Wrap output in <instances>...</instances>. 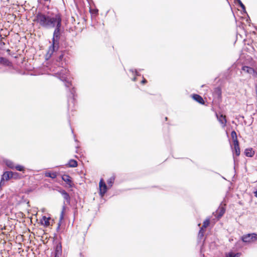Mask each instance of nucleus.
<instances>
[{
	"label": "nucleus",
	"mask_w": 257,
	"mask_h": 257,
	"mask_svg": "<svg viewBox=\"0 0 257 257\" xmlns=\"http://www.w3.org/2000/svg\"><path fill=\"white\" fill-rule=\"evenodd\" d=\"M146 82H147L146 80L144 79L142 81V83L143 84H144V83H145Z\"/></svg>",
	"instance_id": "obj_28"
},
{
	"label": "nucleus",
	"mask_w": 257,
	"mask_h": 257,
	"mask_svg": "<svg viewBox=\"0 0 257 257\" xmlns=\"http://www.w3.org/2000/svg\"><path fill=\"white\" fill-rule=\"evenodd\" d=\"M60 18V15H56L54 17H50L42 14H38L36 17L35 21L43 27H54V25L56 22V19Z\"/></svg>",
	"instance_id": "obj_2"
},
{
	"label": "nucleus",
	"mask_w": 257,
	"mask_h": 257,
	"mask_svg": "<svg viewBox=\"0 0 257 257\" xmlns=\"http://www.w3.org/2000/svg\"><path fill=\"white\" fill-rule=\"evenodd\" d=\"M62 247L60 244H58L56 247V255H58L61 253Z\"/></svg>",
	"instance_id": "obj_19"
},
{
	"label": "nucleus",
	"mask_w": 257,
	"mask_h": 257,
	"mask_svg": "<svg viewBox=\"0 0 257 257\" xmlns=\"http://www.w3.org/2000/svg\"><path fill=\"white\" fill-rule=\"evenodd\" d=\"M7 165L10 168L14 169L15 168V166L14 164V163L11 161H8L7 162Z\"/></svg>",
	"instance_id": "obj_21"
},
{
	"label": "nucleus",
	"mask_w": 257,
	"mask_h": 257,
	"mask_svg": "<svg viewBox=\"0 0 257 257\" xmlns=\"http://www.w3.org/2000/svg\"><path fill=\"white\" fill-rule=\"evenodd\" d=\"M68 70H67L66 69L62 68L61 71L58 72V75L59 76L60 79L63 81H66V83L65 85L67 87H69L70 85V82L67 80L68 79Z\"/></svg>",
	"instance_id": "obj_4"
},
{
	"label": "nucleus",
	"mask_w": 257,
	"mask_h": 257,
	"mask_svg": "<svg viewBox=\"0 0 257 257\" xmlns=\"http://www.w3.org/2000/svg\"><path fill=\"white\" fill-rule=\"evenodd\" d=\"M238 3L242 9H245L244 6L243 5V4L241 3V2L240 0H238Z\"/></svg>",
	"instance_id": "obj_27"
},
{
	"label": "nucleus",
	"mask_w": 257,
	"mask_h": 257,
	"mask_svg": "<svg viewBox=\"0 0 257 257\" xmlns=\"http://www.w3.org/2000/svg\"><path fill=\"white\" fill-rule=\"evenodd\" d=\"M218 120L221 123L223 126H225L226 123V116L223 114H216Z\"/></svg>",
	"instance_id": "obj_9"
},
{
	"label": "nucleus",
	"mask_w": 257,
	"mask_h": 257,
	"mask_svg": "<svg viewBox=\"0 0 257 257\" xmlns=\"http://www.w3.org/2000/svg\"><path fill=\"white\" fill-rule=\"evenodd\" d=\"M17 174V173H14L13 172H5L0 182V184H2L3 180H9L10 178H13L14 175Z\"/></svg>",
	"instance_id": "obj_6"
},
{
	"label": "nucleus",
	"mask_w": 257,
	"mask_h": 257,
	"mask_svg": "<svg viewBox=\"0 0 257 257\" xmlns=\"http://www.w3.org/2000/svg\"><path fill=\"white\" fill-rule=\"evenodd\" d=\"M231 136L233 143H235L236 142H238L237 139V135L235 131H233L231 132Z\"/></svg>",
	"instance_id": "obj_20"
},
{
	"label": "nucleus",
	"mask_w": 257,
	"mask_h": 257,
	"mask_svg": "<svg viewBox=\"0 0 257 257\" xmlns=\"http://www.w3.org/2000/svg\"><path fill=\"white\" fill-rule=\"evenodd\" d=\"M45 176L48 177H50L52 179H54L57 177V173L56 172L51 173V172H46Z\"/></svg>",
	"instance_id": "obj_18"
},
{
	"label": "nucleus",
	"mask_w": 257,
	"mask_h": 257,
	"mask_svg": "<svg viewBox=\"0 0 257 257\" xmlns=\"http://www.w3.org/2000/svg\"><path fill=\"white\" fill-rule=\"evenodd\" d=\"M233 146L234 149L233 150V154L235 153L236 156H238L240 152L238 142H236L235 143H233Z\"/></svg>",
	"instance_id": "obj_10"
},
{
	"label": "nucleus",
	"mask_w": 257,
	"mask_h": 257,
	"mask_svg": "<svg viewBox=\"0 0 257 257\" xmlns=\"http://www.w3.org/2000/svg\"><path fill=\"white\" fill-rule=\"evenodd\" d=\"M8 62V61L6 59L3 57H0V63L6 64Z\"/></svg>",
	"instance_id": "obj_25"
},
{
	"label": "nucleus",
	"mask_w": 257,
	"mask_h": 257,
	"mask_svg": "<svg viewBox=\"0 0 257 257\" xmlns=\"http://www.w3.org/2000/svg\"><path fill=\"white\" fill-rule=\"evenodd\" d=\"M69 167H76L77 166V162L74 160H71L69 162L68 165Z\"/></svg>",
	"instance_id": "obj_17"
},
{
	"label": "nucleus",
	"mask_w": 257,
	"mask_h": 257,
	"mask_svg": "<svg viewBox=\"0 0 257 257\" xmlns=\"http://www.w3.org/2000/svg\"><path fill=\"white\" fill-rule=\"evenodd\" d=\"M114 177H112L110 178L107 181L108 184L110 186H111L112 184H113V182H114Z\"/></svg>",
	"instance_id": "obj_23"
},
{
	"label": "nucleus",
	"mask_w": 257,
	"mask_h": 257,
	"mask_svg": "<svg viewBox=\"0 0 257 257\" xmlns=\"http://www.w3.org/2000/svg\"><path fill=\"white\" fill-rule=\"evenodd\" d=\"M15 168L19 171H24V167L22 166L21 165H17L15 166Z\"/></svg>",
	"instance_id": "obj_24"
},
{
	"label": "nucleus",
	"mask_w": 257,
	"mask_h": 257,
	"mask_svg": "<svg viewBox=\"0 0 257 257\" xmlns=\"http://www.w3.org/2000/svg\"><path fill=\"white\" fill-rule=\"evenodd\" d=\"M60 192L62 195L64 199H65L67 201H69V199H70L69 195L65 190H61L60 191Z\"/></svg>",
	"instance_id": "obj_16"
},
{
	"label": "nucleus",
	"mask_w": 257,
	"mask_h": 257,
	"mask_svg": "<svg viewBox=\"0 0 257 257\" xmlns=\"http://www.w3.org/2000/svg\"><path fill=\"white\" fill-rule=\"evenodd\" d=\"M241 240L245 243H253L257 241V234L253 233L244 235L241 237Z\"/></svg>",
	"instance_id": "obj_3"
},
{
	"label": "nucleus",
	"mask_w": 257,
	"mask_h": 257,
	"mask_svg": "<svg viewBox=\"0 0 257 257\" xmlns=\"http://www.w3.org/2000/svg\"><path fill=\"white\" fill-rule=\"evenodd\" d=\"M242 71L245 73L252 74L253 75H255L256 74L255 71H254V70L253 68L248 67V66H243L242 67Z\"/></svg>",
	"instance_id": "obj_8"
},
{
	"label": "nucleus",
	"mask_w": 257,
	"mask_h": 257,
	"mask_svg": "<svg viewBox=\"0 0 257 257\" xmlns=\"http://www.w3.org/2000/svg\"><path fill=\"white\" fill-rule=\"evenodd\" d=\"M100 194L102 197L107 191V186L103 179H101L99 182Z\"/></svg>",
	"instance_id": "obj_5"
},
{
	"label": "nucleus",
	"mask_w": 257,
	"mask_h": 257,
	"mask_svg": "<svg viewBox=\"0 0 257 257\" xmlns=\"http://www.w3.org/2000/svg\"><path fill=\"white\" fill-rule=\"evenodd\" d=\"M225 211V209L223 207H219L218 209L216 211V214L218 216V217H221L224 214Z\"/></svg>",
	"instance_id": "obj_12"
},
{
	"label": "nucleus",
	"mask_w": 257,
	"mask_h": 257,
	"mask_svg": "<svg viewBox=\"0 0 257 257\" xmlns=\"http://www.w3.org/2000/svg\"><path fill=\"white\" fill-rule=\"evenodd\" d=\"M49 220L50 218L47 217L46 216H43L41 220L42 224L46 226H49L50 225Z\"/></svg>",
	"instance_id": "obj_13"
},
{
	"label": "nucleus",
	"mask_w": 257,
	"mask_h": 257,
	"mask_svg": "<svg viewBox=\"0 0 257 257\" xmlns=\"http://www.w3.org/2000/svg\"><path fill=\"white\" fill-rule=\"evenodd\" d=\"M61 17L60 18H57L56 19V22L54 24V27H56V29L54 32L53 37L52 40V44L49 47L47 55L50 57L54 52L57 50L58 48V40L60 36V30L61 26Z\"/></svg>",
	"instance_id": "obj_1"
},
{
	"label": "nucleus",
	"mask_w": 257,
	"mask_h": 257,
	"mask_svg": "<svg viewBox=\"0 0 257 257\" xmlns=\"http://www.w3.org/2000/svg\"><path fill=\"white\" fill-rule=\"evenodd\" d=\"M62 179L66 183L69 187H72L74 184L71 177L68 175H64L62 176Z\"/></svg>",
	"instance_id": "obj_7"
},
{
	"label": "nucleus",
	"mask_w": 257,
	"mask_h": 257,
	"mask_svg": "<svg viewBox=\"0 0 257 257\" xmlns=\"http://www.w3.org/2000/svg\"><path fill=\"white\" fill-rule=\"evenodd\" d=\"M240 255V254L239 253H229L227 257H239Z\"/></svg>",
	"instance_id": "obj_22"
},
{
	"label": "nucleus",
	"mask_w": 257,
	"mask_h": 257,
	"mask_svg": "<svg viewBox=\"0 0 257 257\" xmlns=\"http://www.w3.org/2000/svg\"><path fill=\"white\" fill-rule=\"evenodd\" d=\"M254 196L257 197V191H255L254 192Z\"/></svg>",
	"instance_id": "obj_30"
},
{
	"label": "nucleus",
	"mask_w": 257,
	"mask_h": 257,
	"mask_svg": "<svg viewBox=\"0 0 257 257\" xmlns=\"http://www.w3.org/2000/svg\"><path fill=\"white\" fill-rule=\"evenodd\" d=\"M64 207H63V210L61 213L60 216V220H62L64 218Z\"/></svg>",
	"instance_id": "obj_26"
},
{
	"label": "nucleus",
	"mask_w": 257,
	"mask_h": 257,
	"mask_svg": "<svg viewBox=\"0 0 257 257\" xmlns=\"http://www.w3.org/2000/svg\"><path fill=\"white\" fill-rule=\"evenodd\" d=\"M255 92H256V95H257V83L255 85Z\"/></svg>",
	"instance_id": "obj_29"
},
{
	"label": "nucleus",
	"mask_w": 257,
	"mask_h": 257,
	"mask_svg": "<svg viewBox=\"0 0 257 257\" xmlns=\"http://www.w3.org/2000/svg\"><path fill=\"white\" fill-rule=\"evenodd\" d=\"M244 153L246 156L252 157L254 154V152L253 151L252 149L248 148L245 149Z\"/></svg>",
	"instance_id": "obj_11"
},
{
	"label": "nucleus",
	"mask_w": 257,
	"mask_h": 257,
	"mask_svg": "<svg viewBox=\"0 0 257 257\" xmlns=\"http://www.w3.org/2000/svg\"><path fill=\"white\" fill-rule=\"evenodd\" d=\"M136 78H134V79H133L134 81H136Z\"/></svg>",
	"instance_id": "obj_31"
},
{
	"label": "nucleus",
	"mask_w": 257,
	"mask_h": 257,
	"mask_svg": "<svg viewBox=\"0 0 257 257\" xmlns=\"http://www.w3.org/2000/svg\"><path fill=\"white\" fill-rule=\"evenodd\" d=\"M193 98L194 99H195L196 101L198 102L199 103L201 104H203L204 103V100L202 97H201L200 95L197 94H194L193 95Z\"/></svg>",
	"instance_id": "obj_14"
},
{
	"label": "nucleus",
	"mask_w": 257,
	"mask_h": 257,
	"mask_svg": "<svg viewBox=\"0 0 257 257\" xmlns=\"http://www.w3.org/2000/svg\"><path fill=\"white\" fill-rule=\"evenodd\" d=\"M209 224V219H207L205 220L203 222V225L202 227L201 228L200 230L199 231V234H201L203 235V228H206Z\"/></svg>",
	"instance_id": "obj_15"
}]
</instances>
